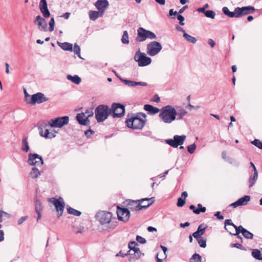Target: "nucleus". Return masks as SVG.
<instances>
[{
    "mask_svg": "<svg viewBox=\"0 0 262 262\" xmlns=\"http://www.w3.org/2000/svg\"><path fill=\"white\" fill-rule=\"evenodd\" d=\"M146 115L144 113L128 114L125 120L126 125L133 129H142L147 121Z\"/></svg>",
    "mask_w": 262,
    "mask_h": 262,
    "instance_id": "f257e3e1",
    "label": "nucleus"
},
{
    "mask_svg": "<svg viewBox=\"0 0 262 262\" xmlns=\"http://www.w3.org/2000/svg\"><path fill=\"white\" fill-rule=\"evenodd\" d=\"M177 115L175 108L168 105L161 108L159 117L164 123H170L176 119Z\"/></svg>",
    "mask_w": 262,
    "mask_h": 262,
    "instance_id": "f03ea898",
    "label": "nucleus"
},
{
    "mask_svg": "<svg viewBox=\"0 0 262 262\" xmlns=\"http://www.w3.org/2000/svg\"><path fill=\"white\" fill-rule=\"evenodd\" d=\"M154 202L153 198H144L138 201L130 200L128 204V207L131 211H139L143 208H147Z\"/></svg>",
    "mask_w": 262,
    "mask_h": 262,
    "instance_id": "7ed1b4c3",
    "label": "nucleus"
},
{
    "mask_svg": "<svg viewBox=\"0 0 262 262\" xmlns=\"http://www.w3.org/2000/svg\"><path fill=\"white\" fill-rule=\"evenodd\" d=\"M112 110L108 106L99 105L95 109V118L97 122H101L104 121L111 113Z\"/></svg>",
    "mask_w": 262,
    "mask_h": 262,
    "instance_id": "20e7f679",
    "label": "nucleus"
},
{
    "mask_svg": "<svg viewBox=\"0 0 262 262\" xmlns=\"http://www.w3.org/2000/svg\"><path fill=\"white\" fill-rule=\"evenodd\" d=\"M137 36L136 40L140 42H143L146 39H153L156 38V34L149 30H146L142 27H140L137 30Z\"/></svg>",
    "mask_w": 262,
    "mask_h": 262,
    "instance_id": "39448f33",
    "label": "nucleus"
},
{
    "mask_svg": "<svg viewBox=\"0 0 262 262\" xmlns=\"http://www.w3.org/2000/svg\"><path fill=\"white\" fill-rule=\"evenodd\" d=\"M69 122V117L67 116L52 119L49 120V125L51 127L61 128Z\"/></svg>",
    "mask_w": 262,
    "mask_h": 262,
    "instance_id": "423d86ee",
    "label": "nucleus"
},
{
    "mask_svg": "<svg viewBox=\"0 0 262 262\" xmlns=\"http://www.w3.org/2000/svg\"><path fill=\"white\" fill-rule=\"evenodd\" d=\"M135 60L138 62L140 67H144L149 64L151 62L150 58L147 57L140 50L137 51L134 56Z\"/></svg>",
    "mask_w": 262,
    "mask_h": 262,
    "instance_id": "0eeeda50",
    "label": "nucleus"
},
{
    "mask_svg": "<svg viewBox=\"0 0 262 262\" xmlns=\"http://www.w3.org/2000/svg\"><path fill=\"white\" fill-rule=\"evenodd\" d=\"M162 49L160 43L156 41H151L147 45V53L151 56H154L157 55Z\"/></svg>",
    "mask_w": 262,
    "mask_h": 262,
    "instance_id": "6e6552de",
    "label": "nucleus"
},
{
    "mask_svg": "<svg viewBox=\"0 0 262 262\" xmlns=\"http://www.w3.org/2000/svg\"><path fill=\"white\" fill-rule=\"evenodd\" d=\"M49 202L54 205L56 210L58 212V217H60L63 213L64 208V203L63 199L61 198H59V199L51 198L49 199Z\"/></svg>",
    "mask_w": 262,
    "mask_h": 262,
    "instance_id": "1a4fd4ad",
    "label": "nucleus"
},
{
    "mask_svg": "<svg viewBox=\"0 0 262 262\" xmlns=\"http://www.w3.org/2000/svg\"><path fill=\"white\" fill-rule=\"evenodd\" d=\"M97 220L101 224H106L110 223L112 215L110 212L106 211H99L96 215Z\"/></svg>",
    "mask_w": 262,
    "mask_h": 262,
    "instance_id": "9d476101",
    "label": "nucleus"
},
{
    "mask_svg": "<svg viewBox=\"0 0 262 262\" xmlns=\"http://www.w3.org/2000/svg\"><path fill=\"white\" fill-rule=\"evenodd\" d=\"M48 100L45 95L40 92L37 93L31 96L30 101H28V104H35L36 103H41Z\"/></svg>",
    "mask_w": 262,
    "mask_h": 262,
    "instance_id": "9b49d317",
    "label": "nucleus"
},
{
    "mask_svg": "<svg viewBox=\"0 0 262 262\" xmlns=\"http://www.w3.org/2000/svg\"><path fill=\"white\" fill-rule=\"evenodd\" d=\"M185 138L186 136L184 135H176L173 137V139L166 140V142L172 147L176 148L179 145H182L183 144Z\"/></svg>",
    "mask_w": 262,
    "mask_h": 262,
    "instance_id": "f8f14e48",
    "label": "nucleus"
},
{
    "mask_svg": "<svg viewBox=\"0 0 262 262\" xmlns=\"http://www.w3.org/2000/svg\"><path fill=\"white\" fill-rule=\"evenodd\" d=\"M236 17H240L243 15H247L249 14L253 13L255 11L254 7L248 6L246 7H243L242 8L236 7L235 8Z\"/></svg>",
    "mask_w": 262,
    "mask_h": 262,
    "instance_id": "ddd939ff",
    "label": "nucleus"
},
{
    "mask_svg": "<svg viewBox=\"0 0 262 262\" xmlns=\"http://www.w3.org/2000/svg\"><path fill=\"white\" fill-rule=\"evenodd\" d=\"M113 117H120L124 115L125 113L124 106L120 103H113L112 106Z\"/></svg>",
    "mask_w": 262,
    "mask_h": 262,
    "instance_id": "4468645a",
    "label": "nucleus"
},
{
    "mask_svg": "<svg viewBox=\"0 0 262 262\" xmlns=\"http://www.w3.org/2000/svg\"><path fill=\"white\" fill-rule=\"evenodd\" d=\"M117 213L119 220L124 222H127L130 216V212L127 209L117 207Z\"/></svg>",
    "mask_w": 262,
    "mask_h": 262,
    "instance_id": "2eb2a0df",
    "label": "nucleus"
},
{
    "mask_svg": "<svg viewBox=\"0 0 262 262\" xmlns=\"http://www.w3.org/2000/svg\"><path fill=\"white\" fill-rule=\"evenodd\" d=\"M28 163L31 165L40 166L43 164L42 158L36 154L29 155Z\"/></svg>",
    "mask_w": 262,
    "mask_h": 262,
    "instance_id": "dca6fc26",
    "label": "nucleus"
},
{
    "mask_svg": "<svg viewBox=\"0 0 262 262\" xmlns=\"http://www.w3.org/2000/svg\"><path fill=\"white\" fill-rule=\"evenodd\" d=\"M34 23L36 24L38 27L39 29L42 31H47V24L45 19L41 17L40 15H37L34 20Z\"/></svg>",
    "mask_w": 262,
    "mask_h": 262,
    "instance_id": "f3484780",
    "label": "nucleus"
},
{
    "mask_svg": "<svg viewBox=\"0 0 262 262\" xmlns=\"http://www.w3.org/2000/svg\"><path fill=\"white\" fill-rule=\"evenodd\" d=\"M240 233L247 239H252L253 238V234L242 226L236 227V233L233 234L237 235Z\"/></svg>",
    "mask_w": 262,
    "mask_h": 262,
    "instance_id": "a211bd4d",
    "label": "nucleus"
},
{
    "mask_svg": "<svg viewBox=\"0 0 262 262\" xmlns=\"http://www.w3.org/2000/svg\"><path fill=\"white\" fill-rule=\"evenodd\" d=\"M39 7L40 11L45 18H48L50 16V12L48 8V5L46 0H40Z\"/></svg>",
    "mask_w": 262,
    "mask_h": 262,
    "instance_id": "6ab92c4d",
    "label": "nucleus"
},
{
    "mask_svg": "<svg viewBox=\"0 0 262 262\" xmlns=\"http://www.w3.org/2000/svg\"><path fill=\"white\" fill-rule=\"evenodd\" d=\"M119 78L120 80L121 81V82H122L126 85L129 87H135L136 86H146L147 85V83L145 82H136L134 81L122 79L121 77Z\"/></svg>",
    "mask_w": 262,
    "mask_h": 262,
    "instance_id": "aec40b11",
    "label": "nucleus"
},
{
    "mask_svg": "<svg viewBox=\"0 0 262 262\" xmlns=\"http://www.w3.org/2000/svg\"><path fill=\"white\" fill-rule=\"evenodd\" d=\"M128 255H129V261L135 262L140 258L141 252L139 248H135L134 251L128 252Z\"/></svg>",
    "mask_w": 262,
    "mask_h": 262,
    "instance_id": "412c9836",
    "label": "nucleus"
},
{
    "mask_svg": "<svg viewBox=\"0 0 262 262\" xmlns=\"http://www.w3.org/2000/svg\"><path fill=\"white\" fill-rule=\"evenodd\" d=\"M109 4L107 0H98L95 4V7L103 14V12L107 8Z\"/></svg>",
    "mask_w": 262,
    "mask_h": 262,
    "instance_id": "4be33fe9",
    "label": "nucleus"
},
{
    "mask_svg": "<svg viewBox=\"0 0 262 262\" xmlns=\"http://www.w3.org/2000/svg\"><path fill=\"white\" fill-rule=\"evenodd\" d=\"M250 197L249 195H245L238 200H237L235 202L232 203L230 206L236 208L239 206L245 205L247 204V203L250 201Z\"/></svg>",
    "mask_w": 262,
    "mask_h": 262,
    "instance_id": "5701e85b",
    "label": "nucleus"
},
{
    "mask_svg": "<svg viewBox=\"0 0 262 262\" xmlns=\"http://www.w3.org/2000/svg\"><path fill=\"white\" fill-rule=\"evenodd\" d=\"M76 118L80 125H88L90 124V120L84 116L83 113L77 114Z\"/></svg>",
    "mask_w": 262,
    "mask_h": 262,
    "instance_id": "b1692460",
    "label": "nucleus"
},
{
    "mask_svg": "<svg viewBox=\"0 0 262 262\" xmlns=\"http://www.w3.org/2000/svg\"><path fill=\"white\" fill-rule=\"evenodd\" d=\"M206 228L205 226L203 224L200 225L197 230L193 233L192 236L197 239L202 238V236L204 234Z\"/></svg>",
    "mask_w": 262,
    "mask_h": 262,
    "instance_id": "393cba45",
    "label": "nucleus"
},
{
    "mask_svg": "<svg viewBox=\"0 0 262 262\" xmlns=\"http://www.w3.org/2000/svg\"><path fill=\"white\" fill-rule=\"evenodd\" d=\"M160 247L162 248L163 251V253H158L157 255V262H163L164 259L166 258V252L167 250V249L166 247L161 245Z\"/></svg>",
    "mask_w": 262,
    "mask_h": 262,
    "instance_id": "a878e982",
    "label": "nucleus"
},
{
    "mask_svg": "<svg viewBox=\"0 0 262 262\" xmlns=\"http://www.w3.org/2000/svg\"><path fill=\"white\" fill-rule=\"evenodd\" d=\"M144 109L147 111L150 115H154L157 114L159 111V109L157 107H154L150 104H145L144 105Z\"/></svg>",
    "mask_w": 262,
    "mask_h": 262,
    "instance_id": "bb28decb",
    "label": "nucleus"
},
{
    "mask_svg": "<svg viewBox=\"0 0 262 262\" xmlns=\"http://www.w3.org/2000/svg\"><path fill=\"white\" fill-rule=\"evenodd\" d=\"M49 126H50L49 121L48 122L41 121L37 124V128L39 131H49L47 128Z\"/></svg>",
    "mask_w": 262,
    "mask_h": 262,
    "instance_id": "cd10ccee",
    "label": "nucleus"
},
{
    "mask_svg": "<svg viewBox=\"0 0 262 262\" xmlns=\"http://www.w3.org/2000/svg\"><path fill=\"white\" fill-rule=\"evenodd\" d=\"M57 44L64 51H72L73 50V45L72 43L67 42L62 43L59 41H57Z\"/></svg>",
    "mask_w": 262,
    "mask_h": 262,
    "instance_id": "c85d7f7f",
    "label": "nucleus"
},
{
    "mask_svg": "<svg viewBox=\"0 0 262 262\" xmlns=\"http://www.w3.org/2000/svg\"><path fill=\"white\" fill-rule=\"evenodd\" d=\"M102 15L103 13L100 12V11L92 10L89 11V17L90 19L92 20H95L99 17L101 16Z\"/></svg>",
    "mask_w": 262,
    "mask_h": 262,
    "instance_id": "c756f323",
    "label": "nucleus"
},
{
    "mask_svg": "<svg viewBox=\"0 0 262 262\" xmlns=\"http://www.w3.org/2000/svg\"><path fill=\"white\" fill-rule=\"evenodd\" d=\"M222 11L224 14L230 17H236L235 9L233 12H231L227 7H224L223 8Z\"/></svg>",
    "mask_w": 262,
    "mask_h": 262,
    "instance_id": "7c9ffc66",
    "label": "nucleus"
},
{
    "mask_svg": "<svg viewBox=\"0 0 262 262\" xmlns=\"http://www.w3.org/2000/svg\"><path fill=\"white\" fill-rule=\"evenodd\" d=\"M198 207H201V209H195V207L193 205H190L189 208L191 210H193V212L194 213L197 214H199L201 212H205L206 208L204 207H203L201 204H199L198 205Z\"/></svg>",
    "mask_w": 262,
    "mask_h": 262,
    "instance_id": "2f4dec72",
    "label": "nucleus"
},
{
    "mask_svg": "<svg viewBox=\"0 0 262 262\" xmlns=\"http://www.w3.org/2000/svg\"><path fill=\"white\" fill-rule=\"evenodd\" d=\"M258 178V171L254 172L253 176H250L249 179V187H252Z\"/></svg>",
    "mask_w": 262,
    "mask_h": 262,
    "instance_id": "473e14b6",
    "label": "nucleus"
},
{
    "mask_svg": "<svg viewBox=\"0 0 262 262\" xmlns=\"http://www.w3.org/2000/svg\"><path fill=\"white\" fill-rule=\"evenodd\" d=\"M67 79L76 84H79L81 82V78L77 75H68Z\"/></svg>",
    "mask_w": 262,
    "mask_h": 262,
    "instance_id": "72a5a7b5",
    "label": "nucleus"
},
{
    "mask_svg": "<svg viewBox=\"0 0 262 262\" xmlns=\"http://www.w3.org/2000/svg\"><path fill=\"white\" fill-rule=\"evenodd\" d=\"M252 255L256 259L262 260V251L258 249H254L252 252Z\"/></svg>",
    "mask_w": 262,
    "mask_h": 262,
    "instance_id": "f704fd0d",
    "label": "nucleus"
},
{
    "mask_svg": "<svg viewBox=\"0 0 262 262\" xmlns=\"http://www.w3.org/2000/svg\"><path fill=\"white\" fill-rule=\"evenodd\" d=\"M57 132H40L41 137L46 139H52L56 136Z\"/></svg>",
    "mask_w": 262,
    "mask_h": 262,
    "instance_id": "c9c22d12",
    "label": "nucleus"
},
{
    "mask_svg": "<svg viewBox=\"0 0 262 262\" xmlns=\"http://www.w3.org/2000/svg\"><path fill=\"white\" fill-rule=\"evenodd\" d=\"M22 150L28 152L29 150L30 147L28 142L27 137H24L22 140Z\"/></svg>",
    "mask_w": 262,
    "mask_h": 262,
    "instance_id": "e433bc0d",
    "label": "nucleus"
},
{
    "mask_svg": "<svg viewBox=\"0 0 262 262\" xmlns=\"http://www.w3.org/2000/svg\"><path fill=\"white\" fill-rule=\"evenodd\" d=\"M40 175V172L39 170L35 167L32 168L31 172H30V176L32 179L37 178Z\"/></svg>",
    "mask_w": 262,
    "mask_h": 262,
    "instance_id": "4c0bfd02",
    "label": "nucleus"
},
{
    "mask_svg": "<svg viewBox=\"0 0 262 262\" xmlns=\"http://www.w3.org/2000/svg\"><path fill=\"white\" fill-rule=\"evenodd\" d=\"M183 37L187 41L189 42L195 43L197 41V39L195 37L189 35L186 32H184L183 34Z\"/></svg>",
    "mask_w": 262,
    "mask_h": 262,
    "instance_id": "58836bf2",
    "label": "nucleus"
},
{
    "mask_svg": "<svg viewBox=\"0 0 262 262\" xmlns=\"http://www.w3.org/2000/svg\"><path fill=\"white\" fill-rule=\"evenodd\" d=\"M190 262H202V257L199 254L195 253L190 258Z\"/></svg>",
    "mask_w": 262,
    "mask_h": 262,
    "instance_id": "ea45409f",
    "label": "nucleus"
},
{
    "mask_svg": "<svg viewBox=\"0 0 262 262\" xmlns=\"http://www.w3.org/2000/svg\"><path fill=\"white\" fill-rule=\"evenodd\" d=\"M67 210H68V212L69 213V214H73V215H74L75 216H80L81 214V212L78 211V210H77L72 207H68L67 208Z\"/></svg>",
    "mask_w": 262,
    "mask_h": 262,
    "instance_id": "a19ab883",
    "label": "nucleus"
},
{
    "mask_svg": "<svg viewBox=\"0 0 262 262\" xmlns=\"http://www.w3.org/2000/svg\"><path fill=\"white\" fill-rule=\"evenodd\" d=\"M121 41L123 44H128V35L127 31H124L121 38Z\"/></svg>",
    "mask_w": 262,
    "mask_h": 262,
    "instance_id": "79ce46f5",
    "label": "nucleus"
},
{
    "mask_svg": "<svg viewBox=\"0 0 262 262\" xmlns=\"http://www.w3.org/2000/svg\"><path fill=\"white\" fill-rule=\"evenodd\" d=\"M138 244L135 242H131L128 244V248H129V250L128 252H133L134 251L135 248H139L138 247Z\"/></svg>",
    "mask_w": 262,
    "mask_h": 262,
    "instance_id": "37998d69",
    "label": "nucleus"
},
{
    "mask_svg": "<svg viewBox=\"0 0 262 262\" xmlns=\"http://www.w3.org/2000/svg\"><path fill=\"white\" fill-rule=\"evenodd\" d=\"M227 226H230L232 227H233L235 230H236V227H237V226H236L235 225H234L233 224V223H232V221L231 220H225V229L228 230L229 229L227 228Z\"/></svg>",
    "mask_w": 262,
    "mask_h": 262,
    "instance_id": "c03bdc74",
    "label": "nucleus"
},
{
    "mask_svg": "<svg viewBox=\"0 0 262 262\" xmlns=\"http://www.w3.org/2000/svg\"><path fill=\"white\" fill-rule=\"evenodd\" d=\"M187 114V112L184 110H180L178 112H177V116H178L177 119H180L183 118L184 116H185Z\"/></svg>",
    "mask_w": 262,
    "mask_h": 262,
    "instance_id": "a18cd8bd",
    "label": "nucleus"
},
{
    "mask_svg": "<svg viewBox=\"0 0 262 262\" xmlns=\"http://www.w3.org/2000/svg\"><path fill=\"white\" fill-rule=\"evenodd\" d=\"M84 113V116L89 119V118L93 117L94 115V112L92 108L87 109Z\"/></svg>",
    "mask_w": 262,
    "mask_h": 262,
    "instance_id": "49530a36",
    "label": "nucleus"
},
{
    "mask_svg": "<svg viewBox=\"0 0 262 262\" xmlns=\"http://www.w3.org/2000/svg\"><path fill=\"white\" fill-rule=\"evenodd\" d=\"M49 30L50 32H52L54 30L55 20L54 17H52L49 21Z\"/></svg>",
    "mask_w": 262,
    "mask_h": 262,
    "instance_id": "de8ad7c7",
    "label": "nucleus"
},
{
    "mask_svg": "<svg viewBox=\"0 0 262 262\" xmlns=\"http://www.w3.org/2000/svg\"><path fill=\"white\" fill-rule=\"evenodd\" d=\"M205 15L208 18H214L215 16V12L212 10H207Z\"/></svg>",
    "mask_w": 262,
    "mask_h": 262,
    "instance_id": "09e8293b",
    "label": "nucleus"
},
{
    "mask_svg": "<svg viewBox=\"0 0 262 262\" xmlns=\"http://www.w3.org/2000/svg\"><path fill=\"white\" fill-rule=\"evenodd\" d=\"M251 143L257 147L258 148L262 149V142L258 139H255L251 142Z\"/></svg>",
    "mask_w": 262,
    "mask_h": 262,
    "instance_id": "8fccbe9b",
    "label": "nucleus"
},
{
    "mask_svg": "<svg viewBox=\"0 0 262 262\" xmlns=\"http://www.w3.org/2000/svg\"><path fill=\"white\" fill-rule=\"evenodd\" d=\"M35 210L36 212H41L42 210L41 203L39 201H35Z\"/></svg>",
    "mask_w": 262,
    "mask_h": 262,
    "instance_id": "3c124183",
    "label": "nucleus"
},
{
    "mask_svg": "<svg viewBox=\"0 0 262 262\" xmlns=\"http://www.w3.org/2000/svg\"><path fill=\"white\" fill-rule=\"evenodd\" d=\"M198 243L200 246L202 248H205L206 247V241L203 238H201L198 239Z\"/></svg>",
    "mask_w": 262,
    "mask_h": 262,
    "instance_id": "603ef678",
    "label": "nucleus"
},
{
    "mask_svg": "<svg viewBox=\"0 0 262 262\" xmlns=\"http://www.w3.org/2000/svg\"><path fill=\"white\" fill-rule=\"evenodd\" d=\"M74 52L75 54L78 55L79 57H80V48L79 46H78L76 43H75L74 46Z\"/></svg>",
    "mask_w": 262,
    "mask_h": 262,
    "instance_id": "864d4df0",
    "label": "nucleus"
},
{
    "mask_svg": "<svg viewBox=\"0 0 262 262\" xmlns=\"http://www.w3.org/2000/svg\"><path fill=\"white\" fill-rule=\"evenodd\" d=\"M5 216L7 218L10 217V215L6 212L0 210V223L2 222V216ZM1 228V225L0 224V228Z\"/></svg>",
    "mask_w": 262,
    "mask_h": 262,
    "instance_id": "5fc2aeb1",
    "label": "nucleus"
},
{
    "mask_svg": "<svg viewBox=\"0 0 262 262\" xmlns=\"http://www.w3.org/2000/svg\"><path fill=\"white\" fill-rule=\"evenodd\" d=\"M185 204V200L182 198H179L178 200V202H177V206L178 207H182Z\"/></svg>",
    "mask_w": 262,
    "mask_h": 262,
    "instance_id": "6e6d98bb",
    "label": "nucleus"
},
{
    "mask_svg": "<svg viewBox=\"0 0 262 262\" xmlns=\"http://www.w3.org/2000/svg\"><path fill=\"white\" fill-rule=\"evenodd\" d=\"M196 148V146L194 144H192L188 146V151L189 153L192 154L194 152Z\"/></svg>",
    "mask_w": 262,
    "mask_h": 262,
    "instance_id": "4d7b16f0",
    "label": "nucleus"
},
{
    "mask_svg": "<svg viewBox=\"0 0 262 262\" xmlns=\"http://www.w3.org/2000/svg\"><path fill=\"white\" fill-rule=\"evenodd\" d=\"M136 240L138 242L141 244H145L146 243V239L140 235L136 236Z\"/></svg>",
    "mask_w": 262,
    "mask_h": 262,
    "instance_id": "13d9d810",
    "label": "nucleus"
},
{
    "mask_svg": "<svg viewBox=\"0 0 262 262\" xmlns=\"http://www.w3.org/2000/svg\"><path fill=\"white\" fill-rule=\"evenodd\" d=\"M177 19L179 20V23L181 26H184L185 25L184 21L185 20L184 17L181 15H178L177 16Z\"/></svg>",
    "mask_w": 262,
    "mask_h": 262,
    "instance_id": "bf43d9fd",
    "label": "nucleus"
},
{
    "mask_svg": "<svg viewBox=\"0 0 262 262\" xmlns=\"http://www.w3.org/2000/svg\"><path fill=\"white\" fill-rule=\"evenodd\" d=\"M128 255V252L127 253H124L122 251H120L119 252L116 254V257H124L125 256Z\"/></svg>",
    "mask_w": 262,
    "mask_h": 262,
    "instance_id": "052dcab7",
    "label": "nucleus"
},
{
    "mask_svg": "<svg viewBox=\"0 0 262 262\" xmlns=\"http://www.w3.org/2000/svg\"><path fill=\"white\" fill-rule=\"evenodd\" d=\"M28 218V216H23L18 220V224L21 225L23 224Z\"/></svg>",
    "mask_w": 262,
    "mask_h": 262,
    "instance_id": "680f3d73",
    "label": "nucleus"
},
{
    "mask_svg": "<svg viewBox=\"0 0 262 262\" xmlns=\"http://www.w3.org/2000/svg\"><path fill=\"white\" fill-rule=\"evenodd\" d=\"M208 43L211 48H213L215 45V42L211 38L208 40Z\"/></svg>",
    "mask_w": 262,
    "mask_h": 262,
    "instance_id": "e2e57ef3",
    "label": "nucleus"
},
{
    "mask_svg": "<svg viewBox=\"0 0 262 262\" xmlns=\"http://www.w3.org/2000/svg\"><path fill=\"white\" fill-rule=\"evenodd\" d=\"M214 216L217 217L220 220H223L224 217L223 215H221V213L220 211H217L215 214Z\"/></svg>",
    "mask_w": 262,
    "mask_h": 262,
    "instance_id": "0e129e2a",
    "label": "nucleus"
},
{
    "mask_svg": "<svg viewBox=\"0 0 262 262\" xmlns=\"http://www.w3.org/2000/svg\"><path fill=\"white\" fill-rule=\"evenodd\" d=\"M160 98L158 95H155L154 96V97L152 98L153 101H155L156 102H159L160 101Z\"/></svg>",
    "mask_w": 262,
    "mask_h": 262,
    "instance_id": "69168bd1",
    "label": "nucleus"
},
{
    "mask_svg": "<svg viewBox=\"0 0 262 262\" xmlns=\"http://www.w3.org/2000/svg\"><path fill=\"white\" fill-rule=\"evenodd\" d=\"M197 11L199 12H201V13H204V14H205V13L206 12V11H205V8H199L197 9Z\"/></svg>",
    "mask_w": 262,
    "mask_h": 262,
    "instance_id": "338daca9",
    "label": "nucleus"
},
{
    "mask_svg": "<svg viewBox=\"0 0 262 262\" xmlns=\"http://www.w3.org/2000/svg\"><path fill=\"white\" fill-rule=\"evenodd\" d=\"M70 13H69V12H66L65 13H64L61 16L63 18H64L65 19H68L70 17Z\"/></svg>",
    "mask_w": 262,
    "mask_h": 262,
    "instance_id": "774afa93",
    "label": "nucleus"
}]
</instances>
